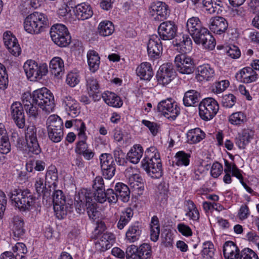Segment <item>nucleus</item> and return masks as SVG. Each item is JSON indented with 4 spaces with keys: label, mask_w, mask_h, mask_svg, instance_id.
Here are the masks:
<instances>
[{
    "label": "nucleus",
    "mask_w": 259,
    "mask_h": 259,
    "mask_svg": "<svg viewBox=\"0 0 259 259\" xmlns=\"http://www.w3.org/2000/svg\"><path fill=\"white\" fill-rule=\"evenodd\" d=\"M147 52L151 59L158 58L162 52V46L160 38L157 35L150 36L147 44Z\"/></svg>",
    "instance_id": "18"
},
{
    "label": "nucleus",
    "mask_w": 259,
    "mask_h": 259,
    "mask_svg": "<svg viewBox=\"0 0 259 259\" xmlns=\"http://www.w3.org/2000/svg\"><path fill=\"white\" fill-rule=\"evenodd\" d=\"M228 23L225 18L222 17H214L209 20V29L213 33L221 34L224 33L228 28Z\"/></svg>",
    "instance_id": "27"
},
{
    "label": "nucleus",
    "mask_w": 259,
    "mask_h": 259,
    "mask_svg": "<svg viewBox=\"0 0 259 259\" xmlns=\"http://www.w3.org/2000/svg\"><path fill=\"white\" fill-rule=\"evenodd\" d=\"M176 49L181 54H185L190 52L192 49V41L187 35H183L182 38L179 40L177 39L175 44Z\"/></svg>",
    "instance_id": "35"
},
{
    "label": "nucleus",
    "mask_w": 259,
    "mask_h": 259,
    "mask_svg": "<svg viewBox=\"0 0 259 259\" xmlns=\"http://www.w3.org/2000/svg\"><path fill=\"white\" fill-rule=\"evenodd\" d=\"M188 141L191 144L199 143L205 136V134L199 128L189 130L187 134Z\"/></svg>",
    "instance_id": "47"
},
{
    "label": "nucleus",
    "mask_w": 259,
    "mask_h": 259,
    "mask_svg": "<svg viewBox=\"0 0 259 259\" xmlns=\"http://www.w3.org/2000/svg\"><path fill=\"white\" fill-rule=\"evenodd\" d=\"M142 232V227L139 223L136 222L132 224L128 227L125 233L126 242L131 243L138 241L141 237Z\"/></svg>",
    "instance_id": "26"
},
{
    "label": "nucleus",
    "mask_w": 259,
    "mask_h": 259,
    "mask_svg": "<svg viewBox=\"0 0 259 259\" xmlns=\"http://www.w3.org/2000/svg\"><path fill=\"white\" fill-rule=\"evenodd\" d=\"M23 68L27 78L32 81L40 80L48 72L46 63L38 64L33 60H27L23 65Z\"/></svg>",
    "instance_id": "7"
},
{
    "label": "nucleus",
    "mask_w": 259,
    "mask_h": 259,
    "mask_svg": "<svg viewBox=\"0 0 259 259\" xmlns=\"http://www.w3.org/2000/svg\"><path fill=\"white\" fill-rule=\"evenodd\" d=\"M202 255L206 259H211L214 255L215 249L212 242L205 241L203 243Z\"/></svg>",
    "instance_id": "53"
},
{
    "label": "nucleus",
    "mask_w": 259,
    "mask_h": 259,
    "mask_svg": "<svg viewBox=\"0 0 259 259\" xmlns=\"http://www.w3.org/2000/svg\"><path fill=\"white\" fill-rule=\"evenodd\" d=\"M62 100V105L69 115L75 117L79 113V104L72 97L66 95L63 97Z\"/></svg>",
    "instance_id": "25"
},
{
    "label": "nucleus",
    "mask_w": 259,
    "mask_h": 259,
    "mask_svg": "<svg viewBox=\"0 0 259 259\" xmlns=\"http://www.w3.org/2000/svg\"><path fill=\"white\" fill-rule=\"evenodd\" d=\"M219 110L218 102L212 98H206L203 99L199 105V114L204 121L212 119Z\"/></svg>",
    "instance_id": "8"
},
{
    "label": "nucleus",
    "mask_w": 259,
    "mask_h": 259,
    "mask_svg": "<svg viewBox=\"0 0 259 259\" xmlns=\"http://www.w3.org/2000/svg\"><path fill=\"white\" fill-rule=\"evenodd\" d=\"M236 76L240 80L245 83L254 82L257 78V74L252 67H244L237 73Z\"/></svg>",
    "instance_id": "32"
},
{
    "label": "nucleus",
    "mask_w": 259,
    "mask_h": 259,
    "mask_svg": "<svg viewBox=\"0 0 259 259\" xmlns=\"http://www.w3.org/2000/svg\"><path fill=\"white\" fill-rule=\"evenodd\" d=\"M161 244L166 247L172 246L174 238L171 233L168 231L163 232L161 236Z\"/></svg>",
    "instance_id": "59"
},
{
    "label": "nucleus",
    "mask_w": 259,
    "mask_h": 259,
    "mask_svg": "<svg viewBox=\"0 0 259 259\" xmlns=\"http://www.w3.org/2000/svg\"><path fill=\"white\" fill-rule=\"evenodd\" d=\"M177 26L174 22L167 21L161 23L158 28L159 37L164 40H171L175 37Z\"/></svg>",
    "instance_id": "15"
},
{
    "label": "nucleus",
    "mask_w": 259,
    "mask_h": 259,
    "mask_svg": "<svg viewBox=\"0 0 259 259\" xmlns=\"http://www.w3.org/2000/svg\"><path fill=\"white\" fill-rule=\"evenodd\" d=\"M75 17L77 19L84 20L89 19L93 15V11L91 6L83 3L77 5L74 9Z\"/></svg>",
    "instance_id": "29"
},
{
    "label": "nucleus",
    "mask_w": 259,
    "mask_h": 259,
    "mask_svg": "<svg viewBox=\"0 0 259 259\" xmlns=\"http://www.w3.org/2000/svg\"><path fill=\"white\" fill-rule=\"evenodd\" d=\"M190 154L183 151L178 152L175 156V164L178 166H187L190 163Z\"/></svg>",
    "instance_id": "50"
},
{
    "label": "nucleus",
    "mask_w": 259,
    "mask_h": 259,
    "mask_svg": "<svg viewBox=\"0 0 259 259\" xmlns=\"http://www.w3.org/2000/svg\"><path fill=\"white\" fill-rule=\"evenodd\" d=\"M46 183L49 188L56 189L57 187L58 177L57 169L54 166L49 167L46 174Z\"/></svg>",
    "instance_id": "41"
},
{
    "label": "nucleus",
    "mask_w": 259,
    "mask_h": 259,
    "mask_svg": "<svg viewBox=\"0 0 259 259\" xmlns=\"http://www.w3.org/2000/svg\"><path fill=\"white\" fill-rule=\"evenodd\" d=\"M141 164L142 168L152 178L157 179L162 176L161 161L155 147L151 146L146 149Z\"/></svg>",
    "instance_id": "1"
},
{
    "label": "nucleus",
    "mask_w": 259,
    "mask_h": 259,
    "mask_svg": "<svg viewBox=\"0 0 259 259\" xmlns=\"http://www.w3.org/2000/svg\"><path fill=\"white\" fill-rule=\"evenodd\" d=\"M186 205L187 212L186 215L193 221H198L199 219V212L193 201L188 200L186 201Z\"/></svg>",
    "instance_id": "49"
},
{
    "label": "nucleus",
    "mask_w": 259,
    "mask_h": 259,
    "mask_svg": "<svg viewBox=\"0 0 259 259\" xmlns=\"http://www.w3.org/2000/svg\"><path fill=\"white\" fill-rule=\"evenodd\" d=\"M47 184L46 182L44 183L43 178L41 177L40 175H37L34 179V187L38 195H41L45 193Z\"/></svg>",
    "instance_id": "57"
},
{
    "label": "nucleus",
    "mask_w": 259,
    "mask_h": 259,
    "mask_svg": "<svg viewBox=\"0 0 259 259\" xmlns=\"http://www.w3.org/2000/svg\"><path fill=\"white\" fill-rule=\"evenodd\" d=\"M87 91L89 96L95 101H99L101 98L100 85L97 79L93 76L87 77L85 79Z\"/></svg>",
    "instance_id": "21"
},
{
    "label": "nucleus",
    "mask_w": 259,
    "mask_h": 259,
    "mask_svg": "<svg viewBox=\"0 0 259 259\" xmlns=\"http://www.w3.org/2000/svg\"><path fill=\"white\" fill-rule=\"evenodd\" d=\"M254 131L249 128L244 129L235 139V144L240 149H244L253 139Z\"/></svg>",
    "instance_id": "31"
},
{
    "label": "nucleus",
    "mask_w": 259,
    "mask_h": 259,
    "mask_svg": "<svg viewBox=\"0 0 259 259\" xmlns=\"http://www.w3.org/2000/svg\"><path fill=\"white\" fill-rule=\"evenodd\" d=\"M215 75L214 68L208 64L200 65L197 67L196 78L198 80L209 81Z\"/></svg>",
    "instance_id": "28"
},
{
    "label": "nucleus",
    "mask_w": 259,
    "mask_h": 259,
    "mask_svg": "<svg viewBox=\"0 0 259 259\" xmlns=\"http://www.w3.org/2000/svg\"><path fill=\"white\" fill-rule=\"evenodd\" d=\"M11 150V145L4 125L0 123V152L7 154Z\"/></svg>",
    "instance_id": "37"
},
{
    "label": "nucleus",
    "mask_w": 259,
    "mask_h": 259,
    "mask_svg": "<svg viewBox=\"0 0 259 259\" xmlns=\"http://www.w3.org/2000/svg\"><path fill=\"white\" fill-rule=\"evenodd\" d=\"M210 33L207 29L203 27L196 34L192 36L194 41L197 44H202L206 36V35H209Z\"/></svg>",
    "instance_id": "62"
},
{
    "label": "nucleus",
    "mask_w": 259,
    "mask_h": 259,
    "mask_svg": "<svg viewBox=\"0 0 259 259\" xmlns=\"http://www.w3.org/2000/svg\"><path fill=\"white\" fill-rule=\"evenodd\" d=\"M104 101L109 106L119 108L123 105V102L120 97L114 93L106 91L102 95Z\"/></svg>",
    "instance_id": "36"
},
{
    "label": "nucleus",
    "mask_w": 259,
    "mask_h": 259,
    "mask_svg": "<svg viewBox=\"0 0 259 259\" xmlns=\"http://www.w3.org/2000/svg\"><path fill=\"white\" fill-rule=\"evenodd\" d=\"M3 40L5 46L9 52L15 56H19L21 53V48L16 37L10 31H6L3 34Z\"/></svg>",
    "instance_id": "20"
},
{
    "label": "nucleus",
    "mask_w": 259,
    "mask_h": 259,
    "mask_svg": "<svg viewBox=\"0 0 259 259\" xmlns=\"http://www.w3.org/2000/svg\"><path fill=\"white\" fill-rule=\"evenodd\" d=\"M137 253L141 259H149L152 255L151 247L148 243H143L137 247Z\"/></svg>",
    "instance_id": "55"
},
{
    "label": "nucleus",
    "mask_w": 259,
    "mask_h": 259,
    "mask_svg": "<svg viewBox=\"0 0 259 259\" xmlns=\"http://www.w3.org/2000/svg\"><path fill=\"white\" fill-rule=\"evenodd\" d=\"M137 75L142 79L150 80L153 75L151 64L148 62L142 63L136 69Z\"/></svg>",
    "instance_id": "40"
},
{
    "label": "nucleus",
    "mask_w": 259,
    "mask_h": 259,
    "mask_svg": "<svg viewBox=\"0 0 259 259\" xmlns=\"http://www.w3.org/2000/svg\"><path fill=\"white\" fill-rule=\"evenodd\" d=\"M247 120L245 114L243 112H236L231 114L229 117L230 123L234 125H241Z\"/></svg>",
    "instance_id": "51"
},
{
    "label": "nucleus",
    "mask_w": 259,
    "mask_h": 259,
    "mask_svg": "<svg viewBox=\"0 0 259 259\" xmlns=\"http://www.w3.org/2000/svg\"><path fill=\"white\" fill-rule=\"evenodd\" d=\"M239 249L231 241H227L223 246V253L225 259H238L240 256Z\"/></svg>",
    "instance_id": "33"
},
{
    "label": "nucleus",
    "mask_w": 259,
    "mask_h": 259,
    "mask_svg": "<svg viewBox=\"0 0 259 259\" xmlns=\"http://www.w3.org/2000/svg\"><path fill=\"white\" fill-rule=\"evenodd\" d=\"M115 190L118 198L124 202H127L130 197V191L127 185L122 183H118L115 187Z\"/></svg>",
    "instance_id": "46"
},
{
    "label": "nucleus",
    "mask_w": 259,
    "mask_h": 259,
    "mask_svg": "<svg viewBox=\"0 0 259 259\" xmlns=\"http://www.w3.org/2000/svg\"><path fill=\"white\" fill-rule=\"evenodd\" d=\"M12 250L13 251V253L14 254L16 258L19 257L20 259L23 258L24 254H26L28 251L25 244L21 242L17 243L13 246Z\"/></svg>",
    "instance_id": "58"
},
{
    "label": "nucleus",
    "mask_w": 259,
    "mask_h": 259,
    "mask_svg": "<svg viewBox=\"0 0 259 259\" xmlns=\"http://www.w3.org/2000/svg\"><path fill=\"white\" fill-rule=\"evenodd\" d=\"M219 6V4H217L215 0H204L199 7L203 8L204 10L209 14H213L216 12Z\"/></svg>",
    "instance_id": "56"
},
{
    "label": "nucleus",
    "mask_w": 259,
    "mask_h": 259,
    "mask_svg": "<svg viewBox=\"0 0 259 259\" xmlns=\"http://www.w3.org/2000/svg\"><path fill=\"white\" fill-rule=\"evenodd\" d=\"M102 174L105 179H110L115 175L116 165L112 156L108 153H103L99 157Z\"/></svg>",
    "instance_id": "12"
},
{
    "label": "nucleus",
    "mask_w": 259,
    "mask_h": 259,
    "mask_svg": "<svg viewBox=\"0 0 259 259\" xmlns=\"http://www.w3.org/2000/svg\"><path fill=\"white\" fill-rule=\"evenodd\" d=\"M46 164L45 161L39 159H33L32 160L29 161L26 165V168L29 172H32L33 170L38 171H43Z\"/></svg>",
    "instance_id": "52"
},
{
    "label": "nucleus",
    "mask_w": 259,
    "mask_h": 259,
    "mask_svg": "<svg viewBox=\"0 0 259 259\" xmlns=\"http://www.w3.org/2000/svg\"><path fill=\"white\" fill-rule=\"evenodd\" d=\"M52 40L58 46L65 47L71 42V36L67 27L62 24L53 25L50 30Z\"/></svg>",
    "instance_id": "9"
},
{
    "label": "nucleus",
    "mask_w": 259,
    "mask_h": 259,
    "mask_svg": "<svg viewBox=\"0 0 259 259\" xmlns=\"http://www.w3.org/2000/svg\"><path fill=\"white\" fill-rule=\"evenodd\" d=\"M200 94L194 90L186 92L183 98L184 105L187 107L194 106L199 101Z\"/></svg>",
    "instance_id": "42"
},
{
    "label": "nucleus",
    "mask_w": 259,
    "mask_h": 259,
    "mask_svg": "<svg viewBox=\"0 0 259 259\" xmlns=\"http://www.w3.org/2000/svg\"><path fill=\"white\" fill-rule=\"evenodd\" d=\"M144 150L140 144H135L131 147L127 154V159L134 164L138 163L143 156Z\"/></svg>",
    "instance_id": "38"
},
{
    "label": "nucleus",
    "mask_w": 259,
    "mask_h": 259,
    "mask_svg": "<svg viewBox=\"0 0 259 259\" xmlns=\"http://www.w3.org/2000/svg\"><path fill=\"white\" fill-rule=\"evenodd\" d=\"M114 26L113 23L109 21H103L98 26V32L100 36H108L111 35L114 31Z\"/></svg>",
    "instance_id": "45"
},
{
    "label": "nucleus",
    "mask_w": 259,
    "mask_h": 259,
    "mask_svg": "<svg viewBox=\"0 0 259 259\" xmlns=\"http://www.w3.org/2000/svg\"><path fill=\"white\" fill-rule=\"evenodd\" d=\"M229 84V81L227 80L217 82L212 87V92L217 94H220L227 89Z\"/></svg>",
    "instance_id": "63"
},
{
    "label": "nucleus",
    "mask_w": 259,
    "mask_h": 259,
    "mask_svg": "<svg viewBox=\"0 0 259 259\" xmlns=\"http://www.w3.org/2000/svg\"><path fill=\"white\" fill-rule=\"evenodd\" d=\"M201 21L198 17H192L189 18L186 23V28L190 34L192 36L202 29Z\"/></svg>",
    "instance_id": "44"
},
{
    "label": "nucleus",
    "mask_w": 259,
    "mask_h": 259,
    "mask_svg": "<svg viewBox=\"0 0 259 259\" xmlns=\"http://www.w3.org/2000/svg\"><path fill=\"white\" fill-rule=\"evenodd\" d=\"M133 215V210L130 207H127L122 211L117 224V228L120 230L123 229L131 220Z\"/></svg>",
    "instance_id": "43"
},
{
    "label": "nucleus",
    "mask_w": 259,
    "mask_h": 259,
    "mask_svg": "<svg viewBox=\"0 0 259 259\" xmlns=\"http://www.w3.org/2000/svg\"><path fill=\"white\" fill-rule=\"evenodd\" d=\"M125 176L131 187L138 191V193H142L144 190V185L138 170L133 168L127 169L125 171Z\"/></svg>",
    "instance_id": "19"
},
{
    "label": "nucleus",
    "mask_w": 259,
    "mask_h": 259,
    "mask_svg": "<svg viewBox=\"0 0 259 259\" xmlns=\"http://www.w3.org/2000/svg\"><path fill=\"white\" fill-rule=\"evenodd\" d=\"M239 259H259V257L253 250L246 248L240 251Z\"/></svg>",
    "instance_id": "64"
},
{
    "label": "nucleus",
    "mask_w": 259,
    "mask_h": 259,
    "mask_svg": "<svg viewBox=\"0 0 259 259\" xmlns=\"http://www.w3.org/2000/svg\"><path fill=\"white\" fill-rule=\"evenodd\" d=\"M25 139L27 142L26 150L30 156L40 153L41 150L37 141L36 128L34 126H28L25 132Z\"/></svg>",
    "instance_id": "11"
},
{
    "label": "nucleus",
    "mask_w": 259,
    "mask_h": 259,
    "mask_svg": "<svg viewBox=\"0 0 259 259\" xmlns=\"http://www.w3.org/2000/svg\"><path fill=\"white\" fill-rule=\"evenodd\" d=\"M225 168L224 172L225 175L223 178V181L226 184H230L232 182V176L236 177L240 181H243V177L241 173V170L238 168L234 162H230L227 160L224 159Z\"/></svg>",
    "instance_id": "22"
},
{
    "label": "nucleus",
    "mask_w": 259,
    "mask_h": 259,
    "mask_svg": "<svg viewBox=\"0 0 259 259\" xmlns=\"http://www.w3.org/2000/svg\"><path fill=\"white\" fill-rule=\"evenodd\" d=\"M142 123L146 126L150 131L151 134L155 136L159 132L160 128V125L155 122H151L150 121L143 119L141 121Z\"/></svg>",
    "instance_id": "61"
},
{
    "label": "nucleus",
    "mask_w": 259,
    "mask_h": 259,
    "mask_svg": "<svg viewBox=\"0 0 259 259\" xmlns=\"http://www.w3.org/2000/svg\"><path fill=\"white\" fill-rule=\"evenodd\" d=\"M48 136L53 143H59L64 137L63 122L58 115H50L46 121Z\"/></svg>",
    "instance_id": "6"
},
{
    "label": "nucleus",
    "mask_w": 259,
    "mask_h": 259,
    "mask_svg": "<svg viewBox=\"0 0 259 259\" xmlns=\"http://www.w3.org/2000/svg\"><path fill=\"white\" fill-rule=\"evenodd\" d=\"M159 234L160 226L158 219L156 216H153L150 224V239L153 242H156L158 240Z\"/></svg>",
    "instance_id": "48"
},
{
    "label": "nucleus",
    "mask_w": 259,
    "mask_h": 259,
    "mask_svg": "<svg viewBox=\"0 0 259 259\" xmlns=\"http://www.w3.org/2000/svg\"><path fill=\"white\" fill-rule=\"evenodd\" d=\"M175 64L177 70L182 74H189L194 71L193 59L185 54L177 55L175 57Z\"/></svg>",
    "instance_id": "13"
},
{
    "label": "nucleus",
    "mask_w": 259,
    "mask_h": 259,
    "mask_svg": "<svg viewBox=\"0 0 259 259\" xmlns=\"http://www.w3.org/2000/svg\"><path fill=\"white\" fill-rule=\"evenodd\" d=\"M23 219L19 216L13 218L11 224V229L16 240L22 238L25 232Z\"/></svg>",
    "instance_id": "30"
},
{
    "label": "nucleus",
    "mask_w": 259,
    "mask_h": 259,
    "mask_svg": "<svg viewBox=\"0 0 259 259\" xmlns=\"http://www.w3.org/2000/svg\"><path fill=\"white\" fill-rule=\"evenodd\" d=\"M9 83L8 75L5 67L0 63V89L5 90L7 88Z\"/></svg>",
    "instance_id": "60"
},
{
    "label": "nucleus",
    "mask_w": 259,
    "mask_h": 259,
    "mask_svg": "<svg viewBox=\"0 0 259 259\" xmlns=\"http://www.w3.org/2000/svg\"><path fill=\"white\" fill-rule=\"evenodd\" d=\"M24 29L28 33L38 34L49 25L47 16L41 13L34 12L28 15L24 21Z\"/></svg>",
    "instance_id": "3"
},
{
    "label": "nucleus",
    "mask_w": 259,
    "mask_h": 259,
    "mask_svg": "<svg viewBox=\"0 0 259 259\" xmlns=\"http://www.w3.org/2000/svg\"><path fill=\"white\" fill-rule=\"evenodd\" d=\"M24 97L31 98L33 104L38 105L46 113H50L54 110L55 105L54 96L46 88L35 90L31 94L25 93Z\"/></svg>",
    "instance_id": "2"
},
{
    "label": "nucleus",
    "mask_w": 259,
    "mask_h": 259,
    "mask_svg": "<svg viewBox=\"0 0 259 259\" xmlns=\"http://www.w3.org/2000/svg\"><path fill=\"white\" fill-rule=\"evenodd\" d=\"M95 239L96 248L100 251H105L110 248L115 241L114 235L110 232H106L105 233L98 236L97 238H93Z\"/></svg>",
    "instance_id": "16"
},
{
    "label": "nucleus",
    "mask_w": 259,
    "mask_h": 259,
    "mask_svg": "<svg viewBox=\"0 0 259 259\" xmlns=\"http://www.w3.org/2000/svg\"><path fill=\"white\" fill-rule=\"evenodd\" d=\"M87 62L90 70L96 72L99 68L100 57L98 53L94 50H90L87 53Z\"/></svg>",
    "instance_id": "39"
},
{
    "label": "nucleus",
    "mask_w": 259,
    "mask_h": 259,
    "mask_svg": "<svg viewBox=\"0 0 259 259\" xmlns=\"http://www.w3.org/2000/svg\"><path fill=\"white\" fill-rule=\"evenodd\" d=\"M22 98L24 108L27 115L29 117H32L33 118H36L38 115V110L37 107L34 106V104H33V102L31 103L27 100V98L24 97V96Z\"/></svg>",
    "instance_id": "54"
},
{
    "label": "nucleus",
    "mask_w": 259,
    "mask_h": 259,
    "mask_svg": "<svg viewBox=\"0 0 259 259\" xmlns=\"http://www.w3.org/2000/svg\"><path fill=\"white\" fill-rule=\"evenodd\" d=\"M151 13L154 19L162 20L169 15L168 6L162 2L156 1L151 4Z\"/></svg>",
    "instance_id": "24"
},
{
    "label": "nucleus",
    "mask_w": 259,
    "mask_h": 259,
    "mask_svg": "<svg viewBox=\"0 0 259 259\" xmlns=\"http://www.w3.org/2000/svg\"><path fill=\"white\" fill-rule=\"evenodd\" d=\"M11 114L18 127L23 128L25 120L23 108L20 102H15L11 105Z\"/></svg>",
    "instance_id": "23"
},
{
    "label": "nucleus",
    "mask_w": 259,
    "mask_h": 259,
    "mask_svg": "<svg viewBox=\"0 0 259 259\" xmlns=\"http://www.w3.org/2000/svg\"><path fill=\"white\" fill-rule=\"evenodd\" d=\"M157 110L164 117L170 120H174L180 113V108L177 103L172 99H167L160 101L157 105Z\"/></svg>",
    "instance_id": "10"
},
{
    "label": "nucleus",
    "mask_w": 259,
    "mask_h": 259,
    "mask_svg": "<svg viewBox=\"0 0 259 259\" xmlns=\"http://www.w3.org/2000/svg\"><path fill=\"white\" fill-rule=\"evenodd\" d=\"M74 205L77 212L79 213L84 211L85 206L89 218L93 220L96 219L98 213L97 204L93 201L91 197L87 195L86 192L80 191L75 195Z\"/></svg>",
    "instance_id": "4"
},
{
    "label": "nucleus",
    "mask_w": 259,
    "mask_h": 259,
    "mask_svg": "<svg viewBox=\"0 0 259 259\" xmlns=\"http://www.w3.org/2000/svg\"><path fill=\"white\" fill-rule=\"evenodd\" d=\"M50 69L55 76L61 77L65 71L64 61L59 57L53 58L50 62Z\"/></svg>",
    "instance_id": "34"
},
{
    "label": "nucleus",
    "mask_w": 259,
    "mask_h": 259,
    "mask_svg": "<svg viewBox=\"0 0 259 259\" xmlns=\"http://www.w3.org/2000/svg\"><path fill=\"white\" fill-rule=\"evenodd\" d=\"M175 72L171 63L163 64L159 67L156 74L159 84L165 86L174 78Z\"/></svg>",
    "instance_id": "14"
},
{
    "label": "nucleus",
    "mask_w": 259,
    "mask_h": 259,
    "mask_svg": "<svg viewBox=\"0 0 259 259\" xmlns=\"http://www.w3.org/2000/svg\"><path fill=\"white\" fill-rule=\"evenodd\" d=\"M10 200L13 205L21 210H25L32 207L35 198L28 190L15 189L11 192Z\"/></svg>",
    "instance_id": "5"
},
{
    "label": "nucleus",
    "mask_w": 259,
    "mask_h": 259,
    "mask_svg": "<svg viewBox=\"0 0 259 259\" xmlns=\"http://www.w3.org/2000/svg\"><path fill=\"white\" fill-rule=\"evenodd\" d=\"M54 209L57 214H59L62 217L67 213V205L66 197L61 190H56L53 194Z\"/></svg>",
    "instance_id": "17"
}]
</instances>
